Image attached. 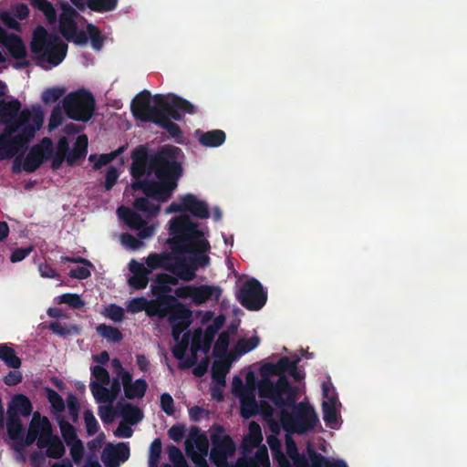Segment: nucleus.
<instances>
[{"label": "nucleus", "instance_id": "obj_20", "mask_svg": "<svg viewBox=\"0 0 467 467\" xmlns=\"http://www.w3.org/2000/svg\"><path fill=\"white\" fill-rule=\"evenodd\" d=\"M209 448L208 440L205 435L192 433L185 442L186 452L196 467H207L205 456Z\"/></svg>", "mask_w": 467, "mask_h": 467}, {"label": "nucleus", "instance_id": "obj_59", "mask_svg": "<svg viewBox=\"0 0 467 467\" xmlns=\"http://www.w3.org/2000/svg\"><path fill=\"white\" fill-rule=\"evenodd\" d=\"M130 425V424L127 423L124 420L120 422V424L114 432L115 436L120 438H130L133 432Z\"/></svg>", "mask_w": 467, "mask_h": 467}, {"label": "nucleus", "instance_id": "obj_64", "mask_svg": "<svg viewBox=\"0 0 467 467\" xmlns=\"http://www.w3.org/2000/svg\"><path fill=\"white\" fill-rule=\"evenodd\" d=\"M31 252V248H19L15 250L11 254V261L13 263H17L22 261L25 257H26Z\"/></svg>", "mask_w": 467, "mask_h": 467}, {"label": "nucleus", "instance_id": "obj_28", "mask_svg": "<svg viewBox=\"0 0 467 467\" xmlns=\"http://www.w3.org/2000/svg\"><path fill=\"white\" fill-rule=\"evenodd\" d=\"M199 142L205 147H219L225 141L223 130H214L207 132L196 131Z\"/></svg>", "mask_w": 467, "mask_h": 467}, {"label": "nucleus", "instance_id": "obj_52", "mask_svg": "<svg viewBox=\"0 0 467 467\" xmlns=\"http://www.w3.org/2000/svg\"><path fill=\"white\" fill-rule=\"evenodd\" d=\"M84 420L88 435L95 434L99 430V423L92 412L86 410L84 412Z\"/></svg>", "mask_w": 467, "mask_h": 467}, {"label": "nucleus", "instance_id": "obj_53", "mask_svg": "<svg viewBox=\"0 0 467 467\" xmlns=\"http://www.w3.org/2000/svg\"><path fill=\"white\" fill-rule=\"evenodd\" d=\"M68 139L67 137H63L59 140L57 144V157L53 162L54 167H58L61 163L64 155L68 150Z\"/></svg>", "mask_w": 467, "mask_h": 467}, {"label": "nucleus", "instance_id": "obj_47", "mask_svg": "<svg viewBox=\"0 0 467 467\" xmlns=\"http://www.w3.org/2000/svg\"><path fill=\"white\" fill-rule=\"evenodd\" d=\"M50 329L60 336L78 333V328L74 325H64L58 322L50 325Z\"/></svg>", "mask_w": 467, "mask_h": 467}, {"label": "nucleus", "instance_id": "obj_42", "mask_svg": "<svg viewBox=\"0 0 467 467\" xmlns=\"http://www.w3.org/2000/svg\"><path fill=\"white\" fill-rule=\"evenodd\" d=\"M102 315L115 322H120L124 317V310L119 306L109 305L104 308Z\"/></svg>", "mask_w": 467, "mask_h": 467}, {"label": "nucleus", "instance_id": "obj_17", "mask_svg": "<svg viewBox=\"0 0 467 467\" xmlns=\"http://www.w3.org/2000/svg\"><path fill=\"white\" fill-rule=\"evenodd\" d=\"M52 142L49 139H44L40 143L32 147L26 157H16L14 162L16 171H26L28 172L36 171L41 163L50 156Z\"/></svg>", "mask_w": 467, "mask_h": 467}, {"label": "nucleus", "instance_id": "obj_49", "mask_svg": "<svg viewBox=\"0 0 467 467\" xmlns=\"http://www.w3.org/2000/svg\"><path fill=\"white\" fill-rule=\"evenodd\" d=\"M156 123H158L159 125H161L162 128H164L165 130H167V131L174 138H178L182 135V131H181V129L179 128L178 125H176L175 123H173L172 121H171L170 119H168L166 118V115H162L161 118H160V120L157 121Z\"/></svg>", "mask_w": 467, "mask_h": 467}, {"label": "nucleus", "instance_id": "obj_57", "mask_svg": "<svg viewBox=\"0 0 467 467\" xmlns=\"http://www.w3.org/2000/svg\"><path fill=\"white\" fill-rule=\"evenodd\" d=\"M13 14L16 16V20H22L28 16L29 15V8L27 5L24 4H17L14 5L12 8Z\"/></svg>", "mask_w": 467, "mask_h": 467}, {"label": "nucleus", "instance_id": "obj_31", "mask_svg": "<svg viewBox=\"0 0 467 467\" xmlns=\"http://www.w3.org/2000/svg\"><path fill=\"white\" fill-rule=\"evenodd\" d=\"M322 409L341 407L335 388L328 380L322 383Z\"/></svg>", "mask_w": 467, "mask_h": 467}, {"label": "nucleus", "instance_id": "obj_32", "mask_svg": "<svg viewBox=\"0 0 467 467\" xmlns=\"http://www.w3.org/2000/svg\"><path fill=\"white\" fill-rule=\"evenodd\" d=\"M262 441L263 435L260 426L256 422L251 421L249 423L248 433L244 440V449L248 450L256 447Z\"/></svg>", "mask_w": 467, "mask_h": 467}, {"label": "nucleus", "instance_id": "obj_39", "mask_svg": "<svg viewBox=\"0 0 467 467\" xmlns=\"http://www.w3.org/2000/svg\"><path fill=\"white\" fill-rule=\"evenodd\" d=\"M97 332L109 342H119L122 339L119 330L110 326L99 325L97 327Z\"/></svg>", "mask_w": 467, "mask_h": 467}, {"label": "nucleus", "instance_id": "obj_9", "mask_svg": "<svg viewBox=\"0 0 467 467\" xmlns=\"http://www.w3.org/2000/svg\"><path fill=\"white\" fill-rule=\"evenodd\" d=\"M60 9L59 29L63 36L75 44H84L89 39L91 47L100 50L104 38L99 29L90 24L86 26L85 20L69 5L61 3Z\"/></svg>", "mask_w": 467, "mask_h": 467}, {"label": "nucleus", "instance_id": "obj_6", "mask_svg": "<svg viewBox=\"0 0 467 467\" xmlns=\"http://www.w3.org/2000/svg\"><path fill=\"white\" fill-rule=\"evenodd\" d=\"M44 119L43 108L32 105L4 122L5 129L0 134V160L10 159L25 148L42 128Z\"/></svg>", "mask_w": 467, "mask_h": 467}, {"label": "nucleus", "instance_id": "obj_51", "mask_svg": "<svg viewBox=\"0 0 467 467\" xmlns=\"http://www.w3.org/2000/svg\"><path fill=\"white\" fill-rule=\"evenodd\" d=\"M0 20L8 27L12 29H17L19 27V24L13 14L12 9L4 10L0 12Z\"/></svg>", "mask_w": 467, "mask_h": 467}, {"label": "nucleus", "instance_id": "obj_23", "mask_svg": "<svg viewBox=\"0 0 467 467\" xmlns=\"http://www.w3.org/2000/svg\"><path fill=\"white\" fill-rule=\"evenodd\" d=\"M119 376V387H122L125 398L140 400L144 397L148 389V383L145 379H133L130 372H121Z\"/></svg>", "mask_w": 467, "mask_h": 467}, {"label": "nucleus", "instance_id": "obj_3", "mask_svg": "<svg viewBox=\"0 0 467 467\" xmlns=\"http://www.w3.org/2000/svg\"><path fill=\"white\" fill-rule=\"evenodd\" d=\"M182 150L173 146L164 147L153 159H149L144 148L134 150L130 189L141 191L145 197L137 198L134 207L149 219L159 215L161 204L168 202L182 175Z\"/></svg>", "mask_w": 467, "mask_h": 467}, {"label": "nucleus", "instance_id": "obj_60", "mask_svg": "<svg viewBox=\"0 0 467 467\" xmlns=\"http://www.w3.org/2000/svg\"><path fill=\"white\" fill-rule=\"evenodd\" d=\"M184 433H185V429L182 425L172 426L169 430V436L174 441H180L183 438Z\"/></svg>", "mask_w": 467, "mask_h": 467}, {"label": "nucleus", "instance_id": "obj_36", "mask_svg": "<svg viewBox=\"0 0 467 467\" xmlns=\"http://www.w3.org/2000/svg\"><path fill=\"white\" fill-rule=\"evenodd\" d=\"M88 138L85 135H79L75 141L74 150L67 156V161L73 163L78 158L84 156L87 151Z\"/></svg>", "mask_w": 467, "mask_h": 467}, {"label": "nucleus", "instance_id": "obj_15", "mask_svg": "<svg viewBox=\"0 0 467 467\" xmlns=\"http://www.w3.org/2000/svg\"><path fill=\"white\" fill-rule=\"evenodd\" d=\"M92 376L95 380L91 382L90 389L95 400L98 402H112L119 394L120 387L118 380L113 379L109 388H106L109 382V372L100 366L92 368Z\"/></svg>", "mask_w": 467, "mask_h": 467}, {"label": "nucleus", "instance_id": "obj_18", "mask_svg": "<svg viewBox=\"0 0 467 467\" xmlns=\"http://www.w3.org/2000/svg\"><path fill=\"white\" fill-rule=\"evenodd\" d=\"M181 212H188L192 215L202 219L209 217L207 203L199 196L192 193L179 195L176 201L171 202L164 210L166 214Z\"/></svg>", "mask_w": 467, "mask_h": 467}, {"label": "nucleus", "instance_id": "obj_34", "mask_svg": "<svg viewBox=\"0 0 467 467\" xmlns=\"http://www.w3.org/2000/svg\"><path fill=\"white\" fill-rule=\"evenodd\" d=\"M324 420L326 425L333 430H337L341 426L340 408H324Z\"/></svg>", "mask_w": 467, "mask_h": 467}, {"label": "nucleus", "instance_id": "obj_30", "mask_svg": "<svg viewBox=\"0 0 467 467\" xmlns=\"http://www.w3.org/2000/svg\"><path fill=\"white\" fill-rule=\"evenodd\" d=\"M21 109V103L16 99L0 101V124L16 117Z\"/></svg>", "mask_w": 467, "mask_h": 467}, {"label": "nucleus", "instance_id": "obj_55", "mask_svg": "<svg viewBox=\"0 0 467 467\" xmlns=\"http://www.w3.org/2000/svg\"><path fill=\"white\" fill-rule=\"evenodd\" d=\"M60 430L61 434L67 443H68L70 441L77 440V435L75 429L72 425L67 423V422H61L60 423Z\"/></svg>", "mask_w": 467, "mask_h": 467}, {"label": "nucleus", "instance_id": "obj_25", "mask_svg": "<svg viewBox=\"0 0 467 467\" xmlns=\"http://www.w3.org/2000/svg\"><path fill=\"white\" fill-rule=\"evenodd\" d=\"M32 405L27 397L23 394H16L11 398L7 405L8 417H26L31 413Z\"/></svg>", "mask_w": 467, "mask_h": 467}, {"label": "nucleus", "instance_id": "obj_62", "mask_svg": "<svg viewBox=\"0 0 467 467\" xmlns=\"http://www.w3.org/2000/svg\"><path fill=\"white\" fill-rule=\"evenodd\" d=\"M22 375L18 370L10 371L4 379L5 384L14 386L21 382Z\"/></svg>", "mask_w": 467, "mask_h": 467}, {"label": "nucleus", "instance_id": "obj_63", "mask_svg": "<svg viewBox=\"0 0 467 467\" xmlns=\"http://www.w3.org/2000/svg\"><path fill=\"white\" fill-rule=\"evenodd\" d=\"M40 275L44 278H56L57 273L47 264H41L38 266Z\"/></svg>", "mask_w": 467, "mask_h": 467}, {"label": "nucleus", "instance_id": "obj_41", "mask_svg": "<svg viewBox=\"0 0 467 467\" xmlns=\"http://www.w3.org/2000/svg\"><path fill=\"white\" fill-rule=\"evenodd\" d=\"M161 453V442L159 439L154 440L150 447L149 465L158 467L159 459Z\"/></svg>", "mask_w": 467, "mask_h": 467}, {"label": "nucleus", "instance_id": "obj_26", "mask_svg": "<svg viewBox=\"0 0 467 467\" xmlns=\"http://www.w3.org/2000/svg\"><path fill=\"white\" fill-rule=\"evenodd\" d=\"M79 9L89 7L98 12H109L114 10L118 0H71Z\"/></svg>", "mask_w": 467, "mask_h": 467}, {"label": "nucleus", "instance_id": "obj_54", "mask_svg": "<svg viewBox=\"0 0 467 467\" xmlns=\"http://www.w3.org/2000/svg\"><path fill=\"white\" fill-rule=\"evenodd\" d=\"M120 243L124 247L131 250H136L142 246V243L140 241L129 234H124L120 236Z\"/></svg>", "mask_w": 467, "mask_h": 467}, {"label": "nucleus", "instance_id": "obj_43", "mask_svg": "<svg viewBox=\"0 0 467 467\" xmlns=\"http://www.w3.org/2000/svg\"><path fill=\"white\" fill-rule=\"evenodd\" d=\"M69 447L70 455L76 463H78L84 455V446L80 440L77 439L67 443Z\"/></svg>", "mask_w": 467, "mask_h": 467}, {"label": "nucleus", "instance_id": "obj_56", "mask_svg": "<svg viewBox=\"0 0 467 467\" xmlns=\"http://www.w3.org/2000/svg\"><path fill=\"white\" fill-rule=\"evenodd\" d=\"M161 406L162 410L168 415L174 412V402L172 397L168 393H163L161 396Z\"/></svg>", "mask_w": 467, "mask_h": 467}, {"label": "nucleus", "instance_id": "obj_46", "mask_svg": "<svg viewBox=\"0 0 467 467\" xmlns=\"http://www.w3.org/2000/svg\"><path fill=\"white\" fill-rule=\"evenodd\" d=\"M120 150H121V149H119L117 151H113V152H110L108 154H101L99 156L91 155L89 157V160L94 163V167L99 169V168H101L102 166L108 164L109 162H110L114 158H116L119 151H120Z\"/></svg>", "mask_w": 467, "mask_h": 467}, {"label": "nucleus", "instance_id": "obj_33", "mask_svg": "<svg viewBox=\"0 0 467 467\" xmlns=\"http://www.w3.org/2000/svg\"><path fill=\"white\" fill-rule=\"evenodd\" d=\"M119 413L123 420L129 424H136L143 417L141 410L130 403L124 404L119 409Z\"/></svg>", "mask_w": 467, "mask_h": 467}, {"label": "nucleus", "instance_id": "obj_11", "mask_svg": "<svg viewBox=\"0 0 467 467\" xmlns=\"http://www.w3.org/2000/svg\"><path fill=\"white\" fill-rule=\"evenodd\" d=\"M36 441L37 447L46 450L48 457L60 458L65 453L62 441L57 436L52 434L50 421L37 412L33 414L27 434L25 437V444L29 445Z\"/></svg>", "mask_w": 467, "mask_h": 467}, {"label": "nucleus", "instance_id": "obj_10", "mask_svg": "<svg viewBox=\"0 0 467 467\" xmlns=\"http://www.w3.org/2000/svg\"><path fill=\"white\" fill-rule=\"evenodd\" d=\"M31 51L44 67H56L67 53V45L57 36L48 35L43 27H37L33 35Z\"/></svg>", "mask_w": 467, "mask_h": 467}, {"label": "nucleus", "instance_id": "obj_44", "mask_svg": "<svg viewBox=\"0 0 467 467\" xmlns=\"http://www.w3.org/2000/svg\"><path fill=\"white\" fill-rule=\"evenodd\" d=\"M167 453L170 462L174 465V467H186L184 457L177 447L169 446L167 448Z\"/></svg>", "mask_w": 467, "mask_h": 467}, {"label": "nucleus", "instance_id": "obj_45", "mask_svg": "<svg viewBox=\"0 0 467 467\" xmlns=\"http://www.w3.org/2000/svg\"><path fill=\"white\" fill-rule=\"evenodd\" d=\"M65 93V89L63 88L55 87L46 89L42 95L41 99L43 102L49 104L56 102L59 98L63 96Z\"/></svg>", "mask_w": 467, "mask_h": 467}, {"label": "nucleus", "instance_id": "obj_21", "mask_svg": "<svg viewBox=\"0 0 467 467\" xmlns=\"http://www.w3.org/2000/svg\"><path fill=\"white\" fill-rule=\"evenodd\" d=\"M212 441L213 448L211 452V459L218 467H226V460L234 451V444L232 440L221 433L213 434Z\"/></svg>", "mask_w": 467, "mask_h": 467}, {"label": "nucleus", "instance_id": "obj_37", "mask_svg": "<svg viewBox=\"0 0 467 467\" xmlns=\"http://www.w3.org/2000/svg\"><path fill=\"white\" fill-rule=\"evenodd\" d=\"M0 358L9 367L17 368L21 365V360L16 357L15 351L6 345H0Z\"/></svg>", "mask_w": 467, "mask_h": 467}, {"label": "nucleus", "instance_id": "obj_40", "mask_svg": "<svg viewBox=\"0 0 467 467\" xmlns=\"http://www.w3.org/2000/svg\"><path fill=\"white\" fill-rule=\"evenodd\" d=\"M55 301L57 304H66L73 308H79L84 306V301L77 294H63L57 296Z\"/></svg>", "mask_w": 467, "mask_h": 467}, {"label": "nucleus", "instance_id": "obj_5", "mask_svg": "<svg viewBox=\"0 0 467 467\" xmlns=\"http://www.w3.org/2000/svg\"><path fill=\"white\" fill-rule=\"evenodd\" d=\"M199 314L202 325L205 327L204 334L201 329L196 330L190 342L188 334L184 331L181 332L179 342L175 341L172 349L174 357L182 361L183 367H191L201 359V365L194 368V374L197 376H201L206 371L209 362L206 358L202 360L201 357L207 354L214 334L223 327L225 321L223 316L214 317L211 311H203Z\"/></svg>", "mask_w": 467, "mask_h": 467}, {"label": "nucleus", "instance_id": "obj_1", "mask_svg": "<svg viewBox=\"0 0 467 467\" xmlns=\"http://www.w3.org/2000/svg\"><path fill=\"white\" fill-rule=\"evenodd\" d=\"M298 358H282L276 363L264 364L259 370V380L249 368L245 370L244 382L240 377H234L232 392L241 403V413L250 418L258 411L255 392L263 400L271 401L275 408L265 412L271 431L278 433L283 428L288 434L304 433L318 423V417L312 406L307 403L295 405L291 390L284 372H290L296 379L303 375L296 372Z\"/></svg>", "mask_w": 467, "mask_h": 467}, {"label": "nucleus", "instance_id": "obj_14", "mask_svg": "<svg viewBox=\"0 0 467 467\" xmlns=\"http://www.w3.org/2000/svg\"><path fill=\"white\" fill-rule=\"evenodd\" d=\"M286 452L295 467H348L344 460L325 458L316 453L310 447L307 448L308 462L304 456L297 453L296 445L288 435L286 437Z\"/></svg>", "mask_w": 467, "mask_h": 467}, {"label": "nucleus", "instance_id": "obj_61", "mask_svg": "<svg viewBox=\"0 0 467 467\" xmlns=\"http://www.w3.org/2000/svg\"><path fill=\"white\" fill-rule=\"evenodd\" d=\"M119 177V171L115 168L109 169L106 175L105 187L107 190H110Z\"/></svg>", "mask_w": 467, "mask_h": 467}, {"label": "nucleus", "instance_id": "obj_24", "mask_svg": "<svg viewBox=\"0 0 467 467\" xmlns=\"http://www.w3.org/2000/svg\"><path fill=\"white\" fill-rule=\"evenodd\" d=\"M0 44L4 46L15 58H22L26 50L21 38L14 34H8L0 26Z\"/></svg>", "mask_w": 467, "mask_h": 467}, {"label": "nucleus", "instance_id": "obj_4", "mask_svg": "<svg viewBox=\"0 0 467 467\" xmlns=\"http://www.w3.org/2000/svg\"><path fill=\"white\" fill-rule=\"evenodd\" d=\"M178 284V279L167 274L159 275L151 285V292L156 300H148L144 297L133 298L127 304L130 313L145 311L149 316L163 317L169 315L174 341L179 342V334L185 331L192 322V311L176 298L168 296Z\"/></svg>", "mask_w": 467, "mask_h": 467}, {"label": "nucleus", "instance_id": "obj_48", "mask_svg": "<svg viewBox=\"0 0 467 467\" xmlns=\"http://www.w3.org/2000/svg\"><path fill=\"white\" fill-rule=\"evenodd\" d=\"M253 464L254 467H269V458L267 454V450L265 446L258 448L255 455V460ZM238 466L243 467L241 462H239Z\"/></svg>", "mask_w": 467, "mask_h": 467}, {"label": "nucleus", "instance_id": "obj_13", "mask_svg": "<svg viewBox=\"0 0 467 467\" xmlns=\"http://www.w3.org/2000/svg\"><path fill=\"white\" fill-rule=\"evenodd\" d=\"M178 298L190 300L193 305L219 302L223 289L217 285H182L175 289Z\"/></svg>", "mask_w": 467, "mask_h": 467}, {"label": "nucleus", "instance_id": "obj_12", "mask_svg": "<svg viewBox=\"0 0 467 467\" xmlns=\"http://www.w3.org/2000/svg\"><path fill=\"white\" fill-rule=\"evenodd\" d=\"M63 108L69 118L87 121L92 116L94 99L88 92L84 90L71 92L64 98Z\"/></svg>", "mask_w": 467, "mask_h": 467}, {"label": "nucleus", "instance_id": "obj_7", "mask_svg": "<svg viewBox=\"0 0 467 467\" xmlns=\"http://www.w3.org/2000/svg\"><path fill=\"white\" fill-rule=\"evenodd\" d=\"M260 341V337L255 331L220 334L213 347L215 360L213 371L215 379L223 384V378L229 372L232 364L244 355L254 350Z\"/></svg>", "mask_w": 467, "mask_h": 467}, {"label": "nucleus", "instance_id": "obj_38", "mask_svg": "<svg viewBox=\"0 0 467 467\" xmlns=\"http://www.w3.org/2000/svg\"><path fill=\"white\" fill-rule=\"evenodd\" d=\"M270 449L272 450L279 467H292L285 456L281 452V442L274 436H269L267 439Z\"/></svg>", "mask_w": 467, "mask_h": 467}, {"label": "nucleus", "instance_id": "obj_19", "mask_svg": "<svg viewBox=\"0 0 467 467\" xmlns=\"http://www.w3.org/2000/svg\"><path fill=\"white\" fill-rule=\"evenodd\" d=\"M118 216L126 223L131 229L138 232L140 239H148L151 237L159 227L156 222L150 223L142 219L137 213L125 207L118 209Z\"/></svg>", "mask_w": 467, "mask_h": 467}, {"label": "nucleus", "instance_id": "obj_58", "mask_svg": "<svg viewBox=\"0 0 467 467\" xmlns=\"http://www.w3.org/2000/svg\"><path fill=\"white\" fill-rule=\"evenodd\" d=\"M105 439L103 433L99 434L96 438L88 442V450L92 452L99 451L105 443Z\"/></svg>", "mask_w": 467, "mask_h": 467}, {"label": "nucleus", "instance_id": "obj_35", "mask_svg": "<svg viewBox=\"0 0 467 467\" xmlns=\"http://www.w3.org/2000/svg\"><path fill=\"white\" fill-rule=\"evenodd\" d=\"M30 4L35 9L41 11L49 22L56 20L55 8L47 0H30Z\"/></svg>", "mask_w": 467, "mask_h": 467}, {"label": "nucleus", "instance_id": "obj_2", "mask_svg": "<svg viewBox=\"0 0 467 467\" xmlns=\"http://www.w3.org/2000/svg\"><path fill=\"white\" fill-rule=\"evenodd\" d=\"M167 231V244L171 253L150 254L145 259V264L136 260L130 262V276L128 283L133 288H145L149 275L160 268L171 272L182 281H192L198 269L210 264L209 230L205 225L194 222L186 214H181L170 219Z\"/></svg>", "mask_w": 467, "mask_h": 467}, {"label": "nucleus", "instance_id": "obj_27", "mask_svg": "<svg viewBox=\"0 0 467 467\" xmlns=\"http://www.w3.org/2000/svg\"><path fill=\"white\" fill-rule=\"evenodd\" d=\"M7 432L16 449L26 445L23 439L22 422L18 417H8Z\"/></svg>", "mask_w": 467, "mask_h": 467}, {"label": "nucleus", "instance_id": "obj_22", "mask_svg": "<svg viewBox=\"0 0 467 467\" xmlns=\"http://www.w3.org/2000/svg\"><path fill=\"white\" fill-rule=\"evenodd\" d=\"M130 457V448L127 443H109L105 446L101 460L106 467H119Z\"/></svg>", "mask_w": 467, "mask_h": 467}, {"label": "nucleus", "instance_id": "obj_8", "mask_svg": "<svg viewBox=\"0 0 467 467\" xmlns=\"http://www.w3.org/2000/svg\"><path fill=\"white\" fill-rule=\"evenodd\" d=\"M131 109L137 119L155 123L162 115L180 119L186 113L195 112V107L191 102L174 94L139 96L132 101Z\"/></svg>", "mask_w": 467, "mask_h": 467}, {"label": "nucleus", "instance_id": "obj_16", "mask_svg": "<svg viewBox=\"0 0 467 467\" xmlns=\"http://www.w3.org/2000/svg\"><path fill=\"white\" fill-rule=\"evenodd\" d=\"M237 296L241 304L249 310L262 308L267 299V295L263 286L254 278H246L239 282Z\"/></svg>", "mask_w": 467, "mask_h": 467}, {"label": "nucleus", "instance_id": "obj_50", "mask_svg": "<svg viewBox=\"0 0 467 467\" xmlns=\"http://www.w3.org/2000/svg\"><path fill=\"white\" fill-rule=\"evenodd\" d=\"M46 395L55 410L62 411L64 410V400L57 392L50 389H46Z\"/></svg>", "mask_w": 467, "mask_h": 467}, {"label": "nucleus", "instance_id": "obj_29", "mask_svg": "<svg viewBox=\"0 0 467 467\" xmlns=\"http://www.w3.org/2000/svg\"><path fill=\"white\" fill-rule=\"evenodd\" d=\"M63 260L79 264L69 271V276L76 279H86L90 276L94 265L88 260L79 258H63Z\"/></svg>", "mask_w": 467, "mask_h": 467}]
</instances>
